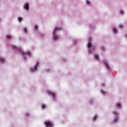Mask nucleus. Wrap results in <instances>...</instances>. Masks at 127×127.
<instances>
[{
    "mask_svg": "<svg viewBox=\"0 0 127 127\" xmlns=\"http://www.w3.org/2000/svg\"><path fill=\"white\" fill-rule=\"evenodd\" d=\"M114 114L116 118L114 119L113 123H114V124H116L118 123V121H119V116H118V112L114 111Z\"/></svg>",
    "mask_w": 127,
    "mask_h": 127,
    "instance_id": "nucleus-5",
    "label": "nucleus"
},
{
    "mask_svg": "<svg viewBox=\"0 0 127 127\" xmlns=\"http://www.w3.org/2000/svg\"><path fill=\"white\" fill-rule=\"evenodd\" d=\"M43 36H44V35L43 34L41 36L42 38L43 37Z\"/></svg>",
    "mask_w": 127,
    "mask_h": 127,
    "instance_id": "nucleus-28",
    "label": "nucleus"
},
{
    "mask_svg": "<svg viewBox=\"0 0 127 127\" xmlns=\"http://www.w3.org/2000/svg\"><path fill=\"white\" fill-rule=\"evenodd\" d=\"M11 47L13 49H14V50H17V51H20V52L21 53L23 57V60H26V57H25L26 55H27V56H29L30 57V56H31V53L29 51H27V52H23V51H22V49H21V48H19L18 47H17L16 46L14 45H12L11 46Z\"/></svg>",
    "mask_w": 127,
    "mask_h": 127,
    "instance_id": "nucleus-1",
    "label": "nucleus"
},
{
    "mask_svg": "<svg viewBox=\"0 0 127 127\" xmlns=\"http://www.w3.org/2000/svg\"><path fill=\"white\" fill-rule=\"evenodd\" d=\"M113 32L115 33V34H117L118 33V31L117 30V29L115 27L113 28Z\"/></svg>",
    "mask_w": 127,
    "mask_h": 127,
    "instance_id": "nucleus-12",
    "label": "nucleus"
},
{
    "mask_svg": "<svg viewBox=\"0 0 127 127\" xmlns=\"http://www.w3.org/2000/svg\"><path fill=\"white\" fill-rule=\"evenodd\" d=\"M97 119H98V115H95L92 118V120H93V122H95V121H97Z\"/></svg>",
    "mask_w": 127,
    "mask_h": 127,
    "instance_id": "nucleus-11",
    "label": "nucleus"
},
{
    "mask_svg": "<svg viewBox=\"0 0 127 127\" xmlns=\"http://www.w3.org/2000/svg\"><path fill=\"white\" fill-rule=\"evenodd\" d=\"M88 39L89 40V41L87 45V48L88 50V54H91L93 51H95V48L94 47H92V44H91V42H92V38H91V37H89Z\"/></svg>",
    "mask_w": 127,
    "mask_h": 127,
    "instance_id": "nucleus-2",
    "label": "nucleus"
},
{
    "mask_svg": "<svg viewBox=\"0 0 127 127\" xmlns=\"http://www.w3.org/2000/svg\"><path fill=\"white\" fill-rule=\"evenodd\" d=\"M94 58L96 59V60H99V56L97 54L94 55Z\"/></svg>",
    "mask_w": 127,
    "mask_h": 127,
    "instance_id": "nucleus-14",
    "label": "nucleus"
},
{
    "mask_svg": "<svg viewBox=\"0 0 127 127\" xmlns=\"http://www.w3.org/2000/svg\"><path fill=\"white\" fill-rule=\"evenodd\" d=\"M101 93L102 94V95H106V91L103 90H100Z\"/></svg>",
    "mask_w": 127,
    "mask_h": 127,
    "instance_id": "nucleus-15",
    "label": "nucleus"
},
{
    "mask_svg": "<svg viewBox=\"0 0 127 127\" xmlns=\"http://www.w3.org/2000/svg\"><path fill=\"white\" fill-rule=\"evenodd\" d=\"M38 66H39V62L37 61L33 68H31L30 69L31 72H35L36 71H37V68H38Z\"/></svg>",
    "mask_w": 127,
    "mask_h": 127,
    "instance_id": "nucleus-4",
    "label": "nucleus"
},
{
    "mask_svg": "<svg viewBox=\"0 0 127 127\" xmlns=\"http://www.w3.org/2000/svg\"><path fill=\"white\" fill-rule=\"evenodd\" d=\"M47 93L48 95L51 96L52 97H53L54 99H55L56 98V95H55V93L53 92V91L49 90L47 92Z\"/></svg>",
    "mask_w": 127,
    "mask_h": 127,
    "instance_id": "nucleus-7",
    "label": "nucleus"
},
{
    "mask_svg": "<svg viewBox=\"0 0 127 127\" xmlns=\"http://www.w3.org/2000/svg\"><path fill=\"white\" fill-rule=\"evenodd\" d=\"M86 4H90V1L87 0V1H86Z\"/></svg>",
    "mask_w": 127,
    "mask_h": 127,
    "instance_id": "nucleus-22",
    "label": "nucleus"
},
{
    "mask_svg": "<svg viewBox=\"0 0 127 127\" xmlns=\"http://www.w3.org/2000/svg\"><path fill=\"white\" fill-rule=\"evenodd\" d=\"M61 29V27H56L54 28V30L53 32V34L54 35V40L56 41V40L59 39V36H58L57 33L58 31H60Z\"/></svg>",
    "mask_w": 127,
    "mask_h": 127,
    "instance_id": "nucleus-3",
    "label": "nucleus"
},
{
    "mask_svg": "<svg viewBox=\"0 0 127 127\" xmlns=\"http://www.w3.org/2000/svg\"><path fill=\"white\" fill-rule=\"evenodd\" d=\"M50 71H51L50 69H46V72H50Z\"/></svg>",
    "mask_w": 127,
    "mask_h": 127,
    "instance_id": "nucleus-24",
    "label": "nucleus"
},
{
    "mask_svg": "<svg viewBox=\"0 0 127 127\" xmlns=\"http://www.w3.org/2000/svg\"><path fill=\"white\" fill-rule=\"evenodd\" d=\"M41 108H42V109H43V110H44V109H46V105L44 104H42L41 105Z\"/></svg>",
    "mask_w": 127,
    "mask_h": 127,
    "instance_id": "nucleus-13",
    "label": "nucleus"
},
{
    "mask_svg": "<svg viewBox=\"0 0 127 127\" xmlns=\"http://www.w3.org/2000/svg\"><path fill=\"white\" fill-rule=\"evenodd\" d=\"M120 14L123 15L124 14V10H120Z\"/></svg>",
    "mask_w": 127,
    "mask_h": 127,
    "instance_id": "nucleus-19",
    "label": "nucleus"
},
{
    "mask_svg": "<svg viewBox=\"0 0 127 127\" xmlns=\"http://www.w3.org/2000/svg\"><path fill=\"white\" fill-rule=\"evenodd\" d=\"M18 21H19V22L22 21V17H19L18 18Z\"/></svg>",
    "mask_w": 127,
    "mask_h": 127,
    "instance_id": "nucleus-17",
    "label": "nucleus"
},
{
    "mask_svg": "<svg viewBox=\"0 0 127 127\" xmlns=\"http://www.w3.org/2000/svg\"><path fill=\"white\" fill-rule=\"evenodd\" d=\"M34 30H36V31L38 30V28H37V25H35Z\"/></svg>",
    "mask_w": 127,
    "mask_h": 127,
    "instance_id": "nucleus-20",
    "label": "nucleus"
},
{
    "mask_svg": "<svg viewBox=\"0 0 127 127\" xmlns=\"http://www.w3.org/2000/svg\"><path fill=\"white\" fill-rule=\"evenodd\" d=\"M0 61L1 63H4V62H5V59L4 58L0 57Z\"/></svg>",
    "mask_w": 127,
    "mask_h": 127,
    "instance_id": "nucleus-10",
    "label": "nucleus"
},
{
    "mask_svg": "<svg viewBox=\"0 0 127 127\" xmlns=\"http://www.w3.org/2000/svg\"><path fill=\"white\" fill-rule=\"evenodd\" d=\"M101 86H102V87H104V86H105V83H102L101 84Z\"/></svg>",
    "mask_w": 127,
    "mask_h": 127,
    "instance_id": "nucleus-26",
    "label": "nucleus"
},
{
    "mask_svg": "<svg viewBox=\"0 0 127 127\" xmlns=\"http://www.w3.org/2000/svg\"><path fill=\"white\" fill-rule=\"evenodd\" d=\"M26 117H28L29 116V113H26Z\"/></svg>",
    "mask_w": 127,
    "mask_h": 127,
    "instance_id": "nucleus-27",
    "label": "nucleus"
},
{
    "mask_svg": "<svg viewBox=\"0 0 127 127\" xmlns=\"http://www.w3.org/2000/svg\"><path fill=\"white\" fill-rule=\"evenodd\" d=\"M23 30H24V33H26V32H27V29L26 28H24Z\"/></svg>",
    "mask_w": 127,
    "mask_h": 127,
    "instance_id": "nucleus-21",
    "label": "nucleus"
},
{
    "mask_svg": "<svg viewBox=\"0 0 127 127\" xmlns=\"http://www.w3.org/2000/svg\"><path fill=\"white\" fill-rule=\"evenodd\" d=\"M119 26H120V28H121V29L124 28L123 25H120Z\"/></svg>",
    "mask_w": 127,
    "mask_h": 127,
    "instance_id": "nucleus-23",
    "label": "nucleus"
},
{
    "mask_svg": "<svg viewBox=\"0 0 127 127\" xmlns=\"http://www.w3.org/2000/svg\"><path fill=\"white\" fill-rule=\"evenodd\" d=\"M103 64H104L107 69H108V70H110V66L109 65V63H108V62L107 61H103Z\"/></svg>",
    "mask_w": 127,
    "mask_h": 127,
    "instance_id": "nucleus-8",
    "label": "nucleus"
},
{
    "mask_svg": "<svg viewBox=\"0 0 127 127\" xmlns=\"http://www.w3.org/2000/svg\"><path fill=\"white\" fill-rule=\"evenodd\" d=\"M116 107L117 108H121V103H118L117 104H116Z\"/></svg>",
    "mask_w": 127,
    "mask_h": 127,
    "instance_id": "nucleus-16",
    "label": "nucleus"
},
{
    "mask_svg": "<svg viewBox=\"0 0 127 127\" xmlns=\"http://www.w3.org/2000/svg\"><path fill=\"white\" fill-rule=\"evenodd\" d=\"M24 7L25 9H26V10H28L29 8V4H28V3H25V4H24Z\"/></svg>",
    "mask_w": 127,
    "mask_h": 127,
    "instance_id": "nucleus-9",
    "label": "nucleus"
},
{
    "mask_svg": "<svg viewBox=\"0 0 127 127\" xmlns=\"http://www.w3.org/2000/svg\"><path fill=\"white\" fill-rule=\"evenodd\" d=\"M101 48H102V51H104L105 50V47H102Z\"/></svg>",
    "mask_w": 127,
    "mask_h": 127,
    "instance_id": "nucleus-25",
    "label": "nucleus"
},
{
    "mask_svg": "<svg viewBox=\"0 0 127 127\" xmlns=\"http://www.w3.org/2000/svg\"><path fill=\"white\" fill-rule=\"evenodd\" d=\"M7 39H11V35H7Z\"/></svg>",
    "mask_w": 127,
    "mask_h": 127,
    "instance_id": "nucleus-18",
    "label": "nucleus"
},
{
    "mask_svg": "<svg viewBox=\"0 0 127 127\" xmlns=\"http://www.w3.org/2000/svg\"><path fill=\"white\" fill-rule=\"evenodd\" d=\"M45 124L46 127H53V124L51 122L46 121L45 122Z\"/></svg>",
    "mask_w": 127,
    "mask_h": 127,
    "instance_id": "nucleus-6",
    "label": "nucleus"
}]
</instances>
